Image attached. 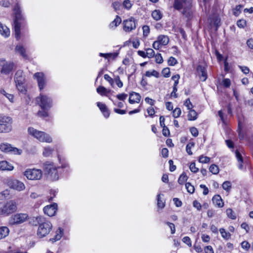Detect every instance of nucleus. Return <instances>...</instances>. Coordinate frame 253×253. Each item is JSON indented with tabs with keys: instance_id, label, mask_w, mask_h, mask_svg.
<instances>
[{
	"instance_id": "5701e85b",
	"label": "nucleus",
	"mask_w": 253,
	"mask_h": 253,
	"mask_svg": "<svg viewBox=\"0 0 253 253\" xmlns=\"http://www.w3.org/2000/svg\"><path fill=\"white\" fill-rule=\"evenodd\" d=\"M213 205L219 208H222L224 206V202L219 195H214L212 199Z\"/></svg>"
},
{
	"instance_id": "a19ab883",
	"label": "nucleus",
	"mask_w": 253,
	"mask_h": 253,
	"mask_svg": "<svg viewBox=\"0 0 253 253\" xmlns=\"http://www.w3.org/2000/svg\"><path fill=\"white\" fill-rule=\"evenodd\" d=\"M195 145V143L194 142H189L187 145H186V152L187 153L190 155H192V152L191 151V148L194 147Z\"/></svg>"
},
{
	"instance_id": "09e8293b",
	"label": "nucleus",
	"mask_w": 253,
	"mask_h": 253,
	"mask_svg": "<svg viewBox=\"0 0 253 253\" xmlns=\"http://www.w3.org/2000/svg\"><path fill=\"white\" fill-rule=\"evenodd\" d=\"M210 161V158L207 156H204L203 155L199 157V161L201 163H208Z\"/></svg>"
},
{
	"instance_id": "6e6552de",
	"label": "nucleus",
	"mask_w": 253,
	"mask_h": 253,
	"mask_svg": "<svg viewBox=\"0 0 253 253\" xmlns=\"http://www.w3.org/2000/svg\"><path fill=\"white\" fill-rule=\"evenodd\" d=\"M36 102L43 110H48L52 106V99L47 95L42 93L36 98Z\"/></svg>"
},
{
	"instance_id": "bb28decb",
	"label": "nucleus",
	"mask_w": 253,
	"mask_h": 253,
	"mask_svg": "<svg viewBox=\"0 0 253 253\" xmlns=\"http://www.w3.org/2000/svg\"><path fill=\"white\" fill-rule=\"evenodd\" d=\"M97 92L101 96H105L109 97L108 94L111 91V90L108 89L105 87L100 85L96 89Z\"/></svg>"
},
{
	"instance_id": "423d86ee",
	"label": "nucleus",
	"mask_w": 253,
	"mask_h": 253,
	"mask_svg": "<svg viewBox=\"0 0 253 253\" xmlns=\"http://www.w3.org/2000/svg\"><path fill=\"white\" fill-rule=\"evenodd\" d=\"M52 228L51 223L44 218L38 226L37 233L38 236L40 238L46 236L50 233Z\"/></svg>"
},
{
	"instance_id": "37998d69",
	"label": "nucleus",
	"mask_w": 253,
	"mask_h": 253,
	"mask_svg": "<svg viewBox=\"0 0 253 253\" xmlns=\"http://www.w3.org/2000/svg\"><path fill=\"white\" fill-rule=\"evenodd\" d=\"M226 214L227 216L232 219H235L236 216L231 209H228L226 210Z\"/></svg>"
},
{
	"instance_id": "f257e3e1",
	"label": "nucleus",
	"mask_w": 253,
	"mask_h": 253,
	"mask_svg": "<svg viewBox=\"0 0 253 253\" xmlns=\"http://www.w3.org/2000/svg\"><path fill=\"white\" fill-rule=\"evenodd\" d=\"M14 19L13 26L15 32V37L18 39L20 36L21 24L20 21L23 19L21 7L18 2L16 3L13 8Z\"/></svg>"
},
{
	"instance_id": "c756f323",
	"label": "nucleus",
	"mask_w": 253,
	"mask_h": 253,
	"mask_svg": "<svg viewBox=\"0 0 253 253\" xmlns=\"http://www.w3.org/2000/svg\"><path fill=\"white\" fill-rule=\"evenodd\" d=\"M235 155H236V157L237 160L238 162V167L239 169H244V166L243 165V157H242L241 154L240 153V152L238 150L236 151Z\"/></svg>"
},
{
	"instance_id": "3c124183",
	"label": "nucleus",
	"mask_w": 253,
	"mask_h": 253,
	"mask_svg": "<svg viewBox=\"0 0 253 253\" xmlns=\"http://www.w3.org/2000/svg\"><path fill=\"white\" fill-rule=\"evenodd\" d=\"M242 7V5L240 4L236 6L235 8L233 9V13L235 16H237L239 15Z\"/></svg>"
},
{
	"instance_id": "69168bd1",
	"label": "nucleus",
	"mask_w": 253,
	"mask_h": 253,
	"mask_svg": "<svg viewBox=\"0 0 253 253\" xmlns=\"http://www.w3.org/2000/svg\"><path fill=\"white\" fill-rule=\"evenodd\" d=\"M177 63L175 58L173 57H170L168 60V64L170 66H174Z\"/></svg>"
},
{
	"instance_id": "6ab92c4d",
	"label": "nucleus",
	"mask_w": 253,
	"mask_h": 253,
	"mask_svg": "<svg viewBox=\"0 0 253 253\" xmlns=\"http://www.w3.org/2000/svg\"><path fill=\"white\" fill-rule=\"evenodd\" d=\"M197 71L202 81H205L207 78V74L205 67L199 65L197 67Z\"/></svg>"
},
{
	"instance_id": "1a4fd4ad",
	"label": "nucleus",
	"mask_w": 253,
	"mask_h": 253,
	"mask_svg": "<svg viewBox=\"0 0 253 253\" xmlns=\"http://www.w3.org/2000/svg\"><path fill=\"white\" fill-rule=\"evenodd\" d=\"M23 175L30 180H39L42 176L41 169H27L23 172Z\"/></svg>"
},
{
	"instance_id": "0e129e2a",
	"label": "nucleus",
	"mask_w": 253,
	"mask_h": 253,
	"mask_svg": "<svg viewBox=\"0 0 253 253\" xmlns=\"http://www.w3.org/2000/svg\"><path fill=\"white\" fill-rule=\"evenodd\" d=\"M142 30H143L144 36H145V37L147 36L150 33L149 27L147 25L143 26L142 27Z\"/></svg>"
},
{
	"instance_id": "7ed1b4c3",
	"label": "nucleus",
	"mask_w": 253,
	"mask_h": 253,
	"mask_svg": "<svg viewBox=\"0 0 253 253\" xmlns=\"http://www.w3.org/2000/svg\"><path fill=\"white\" fill-rule=\"evenodd\" d=\"M28 132L30 135L41 142L50 143L52 142V138L49 134L37 130L33 127H29L28 129Z\"/></svg>"
},
{
	"instance_id": "864d4df0",
	"label": "nucleus",
	"mask_w": 253,
	"mask_h": 253,
	"mask_svg": "<svg viewBox=\"0 0 253 253\" xmlns=\"http://www.w3.org/2000/svg\"><path fill=\"white\" fill-rule=\"evenodd\" d=\"M231 187V182L229 181H226L222 184V188L226 191H229Z\"/></svg>"
},
{
	"instance_id": "f704fd0d",
	"label": "nucleus",
	"mask_w": 253,
	"mask_h": 253,
	"mask_svg": "<svg viewBox=\"0 0 253 253\" xmlns=\"http://www.w3.org/2000/svg\"><path fill=\"white\" fill-rule=\"evenodd\" d=\"M16 52L22 56L24 59L28 58V55L26 53L25 48H16Z\"/></svg>"
},
{
	"instance_id": "bf43d9fd",
	"label": "nucleus",
	"mask_w": 253,
	"mask_h": 253,
	"mask_svg": "<svg viewBox=\"0 0 253 253\" xmlns=\"http://www.w3.org/2000/svg\"><path fill=\"white\" fill-rule=\"evenodd\" d=\"M162 73L165 78H168L170 76V70L169 68H165L162 70Z\"/></svg>"
},
{
	"instance_id": "39448f33",
	"label": "nucleus",
	"mask_w": 253,
	"mask_h": 253,
	"mask_svg": "<svg viewBox=\"0 0 253 253\" xmlns=\"http://www.w3.org/2000/svg\"><path fill=\"white\" fill-rule=\"evenodd\" d=\"M191 0H174L173 7L177 10L183 9V14L189 18L191 16L189 9L191 6Z\"/></svg>"
},
{
	"instance_id": "7c9ffc66",
	"label": "nucleus",
	"mask_w": 253,
	"mask_h": 253,
	"mask_svg": "<svg viewBox=\"0 0 253 253\" xmlns=\"http://www.w3.org/2000/svg\"><path fill=\"white\" fill-rule=\"evenodd\" d=\"M54 152V149L50 146H46L43 148L42 151V155L44 157H50L53 152Z\"/></svg>"
},
{
	"instance_id": "473e14b6",
	"label": "nucleus",
	"mask_w": 253,
	"mask_h": 253,
	"mask_svg": "<svg viewBox=\"0 0 253 253\" xmlns=\"http://www.w3.org/2000/svg\"><path fill=\"white\" fill-rule=\"evenodd\" d=\"M197 112L193 109L189 110L188 114V119L189 121H194L197 119Z\"/></svg>"
},
{
	"instance_id": "c03bdc74",
	"label": "nucleus",
	"mask_w": 253,
	"mask_h": 253,
	"mask_svg": "<svg viewBox=\"0 0 253 253\" xmlns=\"http://www.w3.org/2000/svg\"><path fill=\"white\" fill-rule=\"evenodd\" d=\"M63 230L61 228H59L56 232V234L55 236V238L53 239L54 241H58L61 239L63 235Z\"/></svg>"
},
{
	"instance_id": "f03ea898",
	"label": "nucleus",
	"mask_w": 253,
	"mask_h": 253,
	"mask_svg": "<svg viewBox=\"0 0 253 253\" xmlns=\"http://www.w3.org/2000/svg\"><path fill=\"white\" fill-rule=\"evenodd\" d=\"M42 168L51 180L54 181L59 179L58 169H60V167L56 166L52 162L46 161L43 163Z\"/></svg>"
},
{
	"instance_id": "4be33fe9",
	"label": "nucleus",
	"mask_w": 253,
	"mask_h": 253,
	"mask_svg": "<svg viewBox=\"0 0 253 253\" xmlns=\"http://www.w3.org/2000/svg\"><path fill=\"white\" fill-rule=\"evenodd\" d=\"M141 96L138 93L132 92L129 93V97L128 99L130 104L138 103L140 102Z\"/></svg>"
},
{
	"instance_id": "ea45409f",
	"label": "nucleus",
	"mask_w": 253,
	"mask_h": 253,
	"mask_svg": "<svg viewBox=\"0 0 253 253\" xmlns=\"http://www.w3.org/2000/svg\"><path fill=\"white\" fill-rule=\"evenodd\" d=\"M188 177L185 173H182L179 176L178 182L180 184H183L187 180Z\"/></svg>"
},
{
	"instance_id": "a18cd8bd",
	"label": "nucleus",
	"mask_w": 253,
	"mask_h": 253,
	"mask_svg": "<svg viewBox=\"0 0 253 253\" xmlns=\"http://www.w3.org/2000/svg\"><path fill=\"white\" fill-rule=\"evenodd\" d=\"M121 21H122V20H121V18L120 17H119L118 16H117L116 18L114 20V21L113 22H112L110 25L112 27H113V26L117 27L118 25H119L121 23Z\"/></svg>"
},
{
	"instance_id": "680f3d73",
	"label": "nucleus",
	"mask_w": 253,
	"mask_h": 253,
	"mask_svg": "<svg viewBox=\"0 0 253 253\" xmlns=\"http://www.w3.org/2000/svg\"><path fill=\"white\" fill-rule=\"evenodd\" d=\"M184 105L187 107V109L189 110L190 109H192L193 106L191 102L190 99L188 98L186 100L184 103Z\"/></svg>"
},
{
	"instance_id": "6e6d98bb",
	"label": "nucleus",
	"mask_w": 253,
	"mask_h": 253,
	"mask_svg": "<svg viewBox=\"0 0 253 253\" xmlns=\"http://www.w3.org/2000/svg\"><path fill=\"white\" fill-rule=\"evenodd\" d=\"M189 169L191 172L196 173L199 171V169L196 167L195 163L192 162L190 166Z\"/></svg>"
},
{
	"instance_id": "20e7f679",
	"label": "nucleus",
	"mask_w": 253,
	"mask_h": 253,
	"mask_svg": "<svg viewBox=\"0 0 253 253\" xmlns=\"http://www.w3.org/2000/svg\"><path fill=\"white\" fill-rule=\"evenodd\" d=\"M17 203L14 200L0 202V215H8L17 210Z\"/></svg>"
},
{
	"instance_id": "f3484780",
	"label": "nucleus",
	"mask_w": 253,
	"mask_h": 253,
	"mask_svg": "<svg viewBox=\"0 0 253 253\" xmlns=\"http://www.w3.org/2000/svg\"><path fill=\"white\" fill-rule=\"evenodd\" d=\"M34 77V78L37 80L39 88L41 90L44 88L45 85V80L44 74L42 73L38 72L35 73Z\"/></svg>"
},
{
	"instance_id": "dca6fc26",
	"label": "nucleus",
	"mask_w": 253,
	"mask_h": 253,
	"mask_svg": "<svg viewBox=\"0 0 253 253\" xmlns=\"http://www.w3.org/2000/svg\"><path fill=\"white\" fill-rule=\"evenodd\" d=\"M124 29L126 32H130L136 27L135 22L133 18H130L124 21Z\"/></svg>"
},
{
	"instance_id": "c85d7f7f",
	"label": "nucleus",
	"mask_w": 253,
	"mask_h": 253,
	"mask_svg": "<svg viewBox=\"0 0 253 253\" xmlns=\"http://www.w3.org/2000/svg\"><path fill=\"white\" fill-rule=\"evenodd\" d=\"M9 233V230L6 226L0 227V240L5 238Z\"/></svg>"
},
{
	"instance_id": "8fccbe9b",
	"label": "nucleus",
	"mask_w": 253,
	"mask_h": 253,
	"mask_svg": "<svg viewBox=\"0 0 253 253\" xmlns=\"http://www.w3.org/2000/svg\"><path fill=\"white\" fill-rule=\"evenodd\" d=\"M9 195V191L7 189L5 190L0 193V200H3L7 197Z\"/></svg>"
},
{
	"instance_id": "72a5a7b5",
	"label": "nucleus",
	"mask_w": 253,
	"mask_h": 253,
	"mask_svg": "<svg viewBox=\"0 0 253 253\" xmlns=\"http://www.w3.org/2000/svg\"><path fill=\"white\" fill-rule=\"evenodd\" d=\"M0 93L5 96L10 102H14V96L13 94L6 92L4 89L0 90Z\"/></svg>"
},
{
	"instance_id": "13d9d810",
	"label": "nucleus",
	"mask_w": 253,
	"mask_h": 253,
	"mask_svg": "<svg viewBox=\"0 0 253 253\" xmlns=\"http://www.w3.org/2000/svg\"><path fill=\"white\" fill-rule=\"evenodd\" d=\"M237 25L240 28H243L246 25V21L244 19L239 20L237 22Z\"/></svg>"
},
{
	"instance_id": "c9c22d12",
	"label": "nucleus",
	"mask_w": 253,
	"mask_h": 253,
	"mask_svg": "<svg viewBox=\"0 0 253 253\" xmlns=\"http://www.w3.org/2000/svg\"><path fill=\"white\" fill-rule=\"evenodd\" d=\"M159 72L154 70L146 71L145 74V76L147 77L153 76L157 78L159 77Z\"/></svg>"
},
{
	"instance_id": "aec40b11",
	"label": "nucleus",
	"mask_w": 253,
	"mask_h": 253,
	"mask_svg": "<svg viewBox=\"0 0 253 253\" xmlns=\"http://www.w3.org/2000/svg\"><path fill=\"white\" fill-rule=\"evenodd\" d=\"M14 169L12 164L6 161H0V170L1 171H11Z\"/></svg>"
},
{
	"instance_id": "0eeeda50",
	"label": "nucleus",
	"mask_w": 253,
	"mask_h": 253,
	"mask_svg": "<svg viewBox=\"0 0 253 253\" xmlns=\"http://www.w3.org/2000/svg\"><path fill=\"white\" fill-rule=\"evenodd\" d=\"M12 119L0 114V133H6L12 129Z\"/></svg>"
},
{
	"instance_id": "4c0bfd02",
	"label": "nucleus",
	"mask_w": 253,
	"mask_h": 253,
	"mask_svg": "<svg viewBox=\"0 0 253 253\" xmlns=\"http://www.w3.org/2000/svg\"><path fill=\"white\" fill-rule=\"evenodd\" d=\"M219 231L222 237L224 239L226 240H228L230 238V234L229 232L226 231L224 229L220 228L219 229Z\"/></svg>"
},
{
	"instance_id": "5fc2aeb1",
	"label": "nucleus",
	"mask_w": 253,
	"mask_h": 253,
	"mask_svg": "<svg viewBox=\"0 0 253 253\" xmlns=\"http://www.w3.org/2000/svg\"><path fill=\"white\" fill-rule=\"evenodd\" d=\"M118 54L119 53L117 52L113 53H107V60L109 61L110 60H113L115 59L117 57Z\"/></svg>"
},
{
	"instance_id": "052dcab7",
	"label": "nucleus",
	"mask_w": 253,
	"mask_h": 253,
	"mask_svg": "<svg viewBox=\"0 0 253 253\" xmlns=\"http://www.w3.org/2000/svg\"><path fill=\"white\" fill-rule=\"evenodd\" d=\"M123 5L126 9H129L132 6V3L129 0H125L123 2Z\"/></svg>"
},
{
	"instance_id": "e2e57ef3",
	"label": "nucleus",
	"mask_w": 253,
	"mask_h": 253,
	"mask_svg": "<svg viewBox=\"0 0 253 253\" xmlns=\"http://www.w3.org/2000/svg\"><path fill=\"white\" fill-rule=\"evenodd\" d=\"M57 192L55 190H51L50 191V196L48 198V201L51 202L53 200L54 197H55Z\"/></svg>"
},
{
	"instance_id": "4d7b16f0",
	"label": "nucleus",
	"mask_w": 253,
	"mask_h": 253,
	"mask_svg": "<svg viewBox=\"0 0 253 253\" xmlns=\"http://www.w3.org/2000/svg\"><path fill=\"white\" fill-rule=\"evenodd\" d=\"M181 113V109L179 108H176L172 112V115L174 118H176L180 116Z\"/></svg>"
},
{
	"instance_id": "a211bd4d",
	"label": "nucleus",
	"mask_w": 253,
	"mask_h": 253,
	"mask_svg": "<svg viewBox=\"0 0 253 253\" xmlns=\"http://www.w3.org/2000/svg\"><path fill=\"white\" fill-rule=\"evenodd\" d=\"M138 54L143 58H151L154 56L155 52L153 48H145L144 51L138 50Z\"/></svg>"
},
{
	"instance_id": "9b49d317",
	"label": "nucleus",
	"mask_w": 253,
	"mask_h": 253,
	"mask_svg": "<svg viewBox=\"0 0 253 253\" xmlns=\"http://www.w3.org/2000/svg\"><path fill=\"white\" fill-rule=\"evenodd\" d=\"M0 150L5 153H10L13 155H21L22 150L13 146L11 144L3 142L0 144Z\"/></svg>"
},
{
	"instance_id": "de8ad7c7",
	"label": "nucleus",
	"mask_w": 253,
	"mask_h": 253,
	"mask_svg": "<svg viewBox=\"0 0 253 253\" xmlns=\"http://www.w3.org/2000/svg\"><path fill=\"white\" fill-rule=\"evenodd\" d=\"M182 241L183 243L186 244L189 247H192L191 240L189 237H188V236L184 237L182 238Z\"/></svg>"
},
{
	"instance_id": "2f4dec72",
	"label": "nucleus",
	"mask_w": 253,
	"mask_h": 253,
	"mask_svg": "<svg viewBox=\"0 0 253 253\" xmlns=\"http://www.w3.org/2000/svg\"><path fill=\"white\" fill-rule=\"evenodd\" d=\"M151 15L153 18L156 21L160 20L162 18L163 16L161 12L159 10H154L152 12Z\"/></svg>"
},
{
	"instance_id": "774afa93",
	"label": "nucleus",
	"mask_w": 253,
	"mask_h": 253,
	"mask_svg": "<svg viewBox=\"0 0 253 253\" xmlns=\"http://www.w3.org/2000/svg\"><path fill=\"white\" fill-rule=\"evenodd\" d=\"M116 97L119 100L124 101L126 99L127 95L126 93H121L118 94Z\"/></svg>"
},
{
	"instance_id": "393cba45",
	"label": "nucleus",
	"mask_w": 253,
	"mask_h": 253,
	"mask_svg": "<svg viewBox=\"0 0 253 253\" xmlns=\"http://www.w3.org/2000/svg\"><path fill=\"white\" fill-rule=\"evenodd\" d=\"M239 126V137L240 140H245L248 141L252 143H253V136H252V140H250L247 134H245L244 132L241 129V122L240 121H239L238 123Z\"/></svg>"
},
{
	"instance_id": "a878e982",
	"label": "nucleus",
	"mask_w": 253,
	"mask_h": 253,
	"mask_svg": "<svg viewBox=\"0 0 253 253\" xmlns=\"http://www.w3.org/2000/svg\"><path fill=\"white\" fill-rule=\"evenodd\" d=\"M23 73L21 70H18L15 75L14 80L15 83H25V78L23 77Z\"/></svg>"
},
{
	"instance_id": "603ef678",
	"label": "nucleus",
	"mask_w": 253,
	"mask_h": 253,
	"mask_svg": "<svg viewBox=\"0 0 253 253\" xmlns=\"http://www.w3.org/2000/svg\"><path fill=\"white\" fill-rule=\"evenodd\" d=\"M185 187L188 192L191 194L194 193L195 190L194 187L193 185H192L190 183H186L185 184Z\"/></svg>"
},
{
	"instance_id": "cd10ccee",
	"label": "nucleus",
	"mask_w": 253,
	"mask_h": 253,
	"mask_svg": "<svg viewBox=\"0 0 253 253\" xmlns=\"http://www.w3.org/2000/svg\"><path fill=\"white\" fill-rule=\"evenodd\" d=\"M44 218L43 216H39L37 217H33L30 218L29 222L34 226L40 225V223L43 221Z\"/></svg>"
},
{
	"instance_id": "79ce46f5",
	"label": "nucleus",
	"mask_w": 253,
	"mask_h": 253,
	"mask_svg": "<svg viewBox=\"0 0 253 253\" xmlns=\"http://www.w3.org/2000/svg\"><path fill=\"white\" fill-rule=\"evenodd\" d=\"M58 159L59 163L61 164V166H59L60 168L62 169H66L69 167V165L67 163L63 162V159H62L60 155H58Z\"/></svg>"
},
{
	"instance_id": "58836bf2",
	"label": "nucleus",
	"mask_w": 253,
	"mask_h": 253,
	"mask_svg": "<svg viewBox=\"0 0 253 253\" xmlns=\"http://www.w3.org/2000/svg\"><path fill=\"white\" fill-rule=\"evenodd\" d=\"M210 171L213 174H216L219 172V169L217 166L211 165L209 168Z\"/></svg>"
},
{
	"instance_id": "b1692460",
	"label": "nucleus",
	"mask_w": 253,
	"mask_h": 253,
	"mask_svg": "<svg viewBox=\"0 0 253 253\" xmlns=\"http://www.w3.org/2000/svg\"><path fill=\"white\" fill-rule=\"evenodd\" d=\"M10 34L9 29L0 22V34L5 38H7L10 36Z\"/></svg>"
},
{
	"instance_id": "412c9836",
	"label": "nucleus",
	"mask_w": 253,
	"mask_h": 253,
	"mask_svg": "<svg viewBox=\"0 0 253 253\" xmlns=\"http://www.w3.org/2000/svg\"><path fill=\"white\" fill-rule=\"evenodd\" d=\"M96 104L104 117L106 118H108L110 116V111L106 105L104 103L100 102H98Z\"/></svg>"
},
{
	"instance_id": "9d476101",
	"label": "nucleus",
	"mask_w": 253,
	"mask_h": 253,
	"mask_svg": "<svg viewBox=\"0 0 253 253\" xmlns=\"http://www.w3.org/2000/svg\"><path fill=\"white\" fill-rule=\"evenodd\" d=\"M28 219H29V215L26 213H16L10 216L9 224L11 225L21 224Z\"/></svg>"
},
{
	"instance_id": "2eb2a0df",
	"label": "nucleus",
	"mask_w": 253,
	"mask_h": 253,
	"mask_svg": "<svg viewBox=\"0 0 253 253\" xmlns=\"http://www.w3.org/2000/svg\"><path fill=\"white\" fill-rule=\"evenodd\" d=\"M57 210V204L56 203H53L44 207L43 211L44 214L49 216H52L55 214Z\"/></svg>"
},
{
	"instance_id": "e433bc0d",
	"label": "nucleus",
	"mask_w": 253,
	"mask_h": 253,
	"mask_svg": "<svg viewBox=\"0 0 253 253\" xmlns=\"http://www.w3.org/2000/svg\"><path fill=\"white\" fill-rule=\"evenodd\" d=\"M17 89L22 93L25 94L26 92V89L24 85V83H15Z\"/></svg>"
},
{
	"instance_id": "ddd939ff",
	"label": "nucleus",
	"mask_w": 253,
	"mask_h": 253,
	"mask_svg": "<svg viewBox=\"0 0 253 253\" xmlns=\"http://www.w3.org/2000/svg\"><path fill=\"white\" fill-rule=\"evenodd\" d=\"M7 184L9 188L19 192L24 190L26 188L23 182L15 179H9Z\"/></svg>"
},
{
	"instance_id": "338daca9",
	"label": "nucleus",
	"mask_w": 253,
	"mask_h": 253,
	"mask_svg": "<svg viewBox=\"0 0 253 253\" xmlns=\"http://www.w3.org/2000/svg\"><path fill=\"white\" fill-rule=\"evenodd\" d=\"M131 44L133 47H137L140 45L139 40L136 38L131 40Z\"/></svg>"
},
{
	"instance_id": "f8f14e48",
	"label": "nucleus",
	"mask_w": 253,
	"mask_h": 253,
	"mask_svg": "<svg viewBox=\"0 0 253 253\" xmlns=\"http://www.w3.org/2000/svg\"><path fill=\"white\" fill-rule=\"evenodd\" d=\"M14 66L15 65L13 62L6 61L4 58H0V72L2 74L9 75L13 70Z\"/></svg>"
},
{
	"instance_id": "4468645a",
	"label": "nucleus",
	"mask_w": 253,
	"mask_h": 253,
	"mask_svg": "<svg viewBox=\"0 0 253 253\" xmlns=\"http://www.w3.org/2000/svg\"><path fill=\"white\" fill-rule=\"evenodd\" d=\"M169 38L166 35H161L157 37V40L153 43V47H159L160 46H165L169 42Z\"/></svg>"
},
{
	"instance_id": "49530a36",
	"label": "nucleus",
	"mask_w": 253,
	"mask_h": 253,
	"mask_svg": "<svg viewBox=\"0 0 253 253\" xmlns=\"http://www.w3.org/2000/svg\"><path fill=\"white\" fill-rule=\"evenodd\" d=\"M161 194H158L157 196V205L159 208H163L165 205V203L161 200Z\"/></svg>"
}]
</instances>
